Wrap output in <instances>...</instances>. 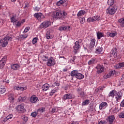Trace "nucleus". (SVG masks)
Masks as SVG:
<instances>
[{"mask_svg": "<svg viewBox=\"0 0 124 124\" xmlns=\"http://www.w3.org/2000/svg\"><path fill=\"white\" fill-rule=\"evenodd\" d=\"M66 15H67V13L65 11H63L62 13V12H57L53 14L52 17L56 19H61V20H63V19H65Z\"/></svg>", "mask_w": 124, "mask_h": 124, "instance_id": "nucleus-1", "label": "nucleus"}, {"mask_svg": "<svg viewBox=\"0 0 124 124\" xmlns=\"http://www.w3.org/2000/svg\"><path fill=\"white\" fill-rule=\"evenodd\" d=\"M12 40V37L7 36L3 39H1L0 41V43L1 44V46L5 47L8 45V43L9 41H11Z\"/></svg>", "mask_w": 124, "mask_h": 124, "instance_id": "nucleus-2", "label": "nucleus"}, {"mask_svg": "<svg viewBox=\"0 0 124 124\" xmlns=\"http://www.w3.org/2000/svg\"><path fill=\"white\" fill-rule=\"evenodd\" d=\"M82 39H80L75 42V46H74V55H76V54H77V51L79 50V48H80V44L82 43Z\"/></svg>", "mask_w": 124, "mask_h": 124, "instance_id": "nucleus-3", "label": "nucleus"}, {"mask_svg": "<svg viewBox=\"0 0 124 124\" xmlns=\"http://www.w3.org/2000/svg\"><path fill=\"white\" fill-rule=\"evenodd\" d=\"M117 11V8L114 6L109 7L106 10L107 14H109V15H113L116 13Z\"/></svg>", "mask_w": 124, "mask_h": 124, "instance_id": "nucleus-4", "label": "nucleus"}, {"mask_svg": "<svg viewBox=\"0 0 124 124\" xmlns=\"http://www.w3.org/2000/svg\"><path fill=\"white\" fill-rule=\"evenodd\" d=\"M51 21H47V20L45 21L40 25V28L46 29L48 28V27H50V26L51 25Z\"/></svg>", "mask_w": 124, "mask_h": 124, "instance_id": "nucleus-5", "label": "nucleus"}, {"mask_svg": "<svg viewBox=\"0 0 124 124\" xmlns=\"http://www.w3.org/2000/svg\"><path fill=\"white\" fill-rule=\"evenodd\" d=\"M33 16L35 17V18H36L37 20L40 21V22H41V21H42V20L45 18V16L44 15H43V14L41 13H36L34 14Z\"/></svg>", "mask_w": 124, "mask_h": 124, "instance_id": "nucleus-6", "label": "nucleus"}, {"mask_svg": "<svg viewBox=\"0 0 124 124\" xmlns=\"http://www.w3.org/2000/svg\"><path fill=\"white\" fill-rule=\"evenodd\" d=\"M118 56V49L115 47L113 48L112 50L110 52V55L108 56L109 58H117Z\"/></svg>", "mask_w": 124, "mask_h": 124, "instance_id": "nucleus-7", "label": "nucleus"}, {"mask_svg": "<svg viewBox=\"0 0 124 124\" xmlns=\"http://www.w3.org/2000/svg\"><path fill=\"white\" fill-rule=\"evenodd\" d=\"M16 109L19 113H24L25 112V105L24 104H21L16 107Z\"/></svg>", "mask_w": 124, "mask_h": 124, "instance_id": "nucleus-8", "label": "nucleus"}, {"mask_svg": "<svg viewBox=\"0 0 124 124\" xmlns=\"http://www.w3.org/2000/svg\"><path fill=\"white\" fill-rule=\"evenodd\" d=\"M30 102L31 103H34L36 104L38 101H39V99H38V97L36 96L35 95H32L30 99Z\"/></svg>", "mask_w": 124, "mask_h": 124, "instance_id": "nucleus-9", "label": "nucleus"}, {"mask_svg": "<svg viewBox=\"0 0 124 124\" xmlns=\"http://www.w3.org/2000/svg\"><path fill=\"white\" fill-rule=\"evenodd\" d=\"M100 16H94L92 17H89L87 19V22H94V21H99Z\"/></svg>", "mask_w": 124, "mask_h": 124, "instance_id": "nucleus-10", "label": "nucleus"}, {"mask_svg": "<svg viewBox=\"0 0 124 124\" xmlns=\"http://www.w3.org/2000/svg\"><path fill=\"white\" fill-rule=\"evenodd\" d=\"M122 97H123V93L121 92H116L115 94V99L117 102H119L120 100L122 99Z\"/></svg>", "mask_w": 124, "mask_h": 124, "instance_id": "nucleus-11", "label": "nucleus"}, {"mask_svg": "<svg viewBox=\"0 0 124 124\" xmlns=\"http://www.w3.org/2000/svg\"><path fill=\"white\" fill-rule=\"evenodd\" d=\"M95 68L97 70V73H98V74H100V73H102V72H104V68L100 64L97 65Z\"/></svg>", "mask_w": 124, "mask_h": 124, "instance_id": "nucleus-12", "label": "nucleus"}, {"mask_svg": "<svg viewBox=\"0 0 124 124\" xmlns=\"http://www.w3.org/2000/svg\"><path fill=\"white\" fill-rule=\"evenodd\" d=\"M47 65L48 66H53L55 65V61L52 57L47 60Z\"/></svg>", "mask_w": 124, "mask_h": 124, "instance_id": "nucleus-13", "label": "nucleus"}, {"mask_svg": "<svg viewBox=\"0 0 124 124\" xmlns=\"http://www.w3.org/2000/svg\"><path fill=\"white\" fill-rule=\"evenodd\" d=\"M107 106H108L107 102H102L99 105V109L100 110H102V109H105Z\"/></svg>", "mask_w": 124, "mask_h": 124, "instance_id": "nucleus-14", "label": "nucleus"}, {"mask_svg": "<svg viewBox=\"0 0 124 124\" xmlns=\"http://www.w3.org/2000/svg\"><path fill=\"white\" fill-rule=\"evenodd\" d=\"M114 121H115V116L114 115L109 116L107 119V122H108L110 124H113V122H114Z\"/></svg>", "mask_w": 124, "mask_h": 124, "instance_id": "nucleus-15", "label": "nucleus"}, {"mask_svg": "<svg viewBox=\"0 0 124 124\" xmlns=\"http://www.w3.org/2000/svg\"><path fill=\"white\" fill-rule=\"evenodd\" d=\"M16 15L14 14L12 15V16H10V20L11 23H13L14 24H15V23H17V21H18L17 19H16Z\"/></svg>", "mask_w": 124, "mask_h": 124, "instance_id": "nucleus-16", "label": "nucleus"}, {"mask_svg": "<svg viewBox=\"0 0 124 124\" xmlns=\"http://www.w3.org/2000/svg\"><path fill=\"white\" fill-rule=\"evenodd\" d=\"M73 97V96L72 95V94L70 93H67L63 95V99L64 100H66V99H72Z\"/></svg>", "mask_w": 124, "mask_h": 124, "instance_id": "nucleus-17", "label": "nucleus"}, {"mask_svg": "<svg viewBox=\"0 0 124 124\" xmlns=\"http://www.w3.org/2000/svg\"><path fill=\"white\" fill-rule=\"evenodd\" d=\"M50 88V85L48 83H45L42 87V89L44 92H46V91H48Z\"/></svg>", "mask_w": 124, "mask_h": 124, "instance_id": "nucleus-18", "label": "nucleus"}, {"mask_svg": "<svg viewBox=\"0 0 124 124\" xmlns=\"http://www.w3.org/2000/svg\"><path fill=\"white\" fill-rule=\"evenodd\" d=\"M95 39H93L91 40V42L90 44V50H92L93 47H94V46L95 45Z\"/></svg>", "mask_w": 124, "mask_h": 124, "instance_id": "nucleus-19", "label": "nucleus"}, {"mask_svg": "<svg viewBox=\"0 0 124 124\" xmlns=\"http://www.w3.org/2000/svg\"><path fill=\"white\" fill-rule=\"evenodd\" d=\"M59 31H69L70 30V26H65V27H60L59 28Z\"/></svg>", "mask_w": 124, "mask_h": 124, "instance_id": "nucleus-20", "label": "nucleus"}, {"mask_svg": "<svg viewBox=\"0 0 124 124\" xmlns=\"http://www.w3.org/2000/svg\"><path fill=\"white\" fill-rule=\"evenodd\" d=\"M59 88L57 87H53V89L51 91V92L49 93L50 95H53L54 93H57L58 91H59Z\"/></svg>", "mask_w": 124, "mask_h": 124, "instance_id": "nucleus-21", "label": "nucleus"}, {"mask_svg": "<svg viewBox=\"0 0 124 124\" xmlns=\"http://www.w3.org/2000/svg\"><path fill=\"white\" fill-rule=\"evenodd\" d=\"M19 67L20 66L18 64H13L11 65V69H13V70H17Z\"/></svg>", "mask_w": 124, "mask_h": 124, "instance_id": "nucleus-22", "label": "nucleus"}, {"mask_svg": "<svg viewBox=\"0 0 124 124\" xmlns=\"http://www.w3.org/2000/svg\"><path fill=\"white\" fill-rule=\"evenodd\" d=\"M96 61V59L94 58H92L91 60H89L88 62L89 65H93V64H94Z\"/></svg>", "mask_w": 124, "mask_h": 124, "instance_id": "nucleus-23", "label": "nucleus"}, {"mask_svg": "<svg viewBox=\"0 0 124 124\" xmlns=\"http://www.w3.org/2000/svg\"><path fill=\"white\" fill-rule=\"evenodd\" d=\"M85 14H86V11L84 10H80L78 13L77 16L78 17H81V16H84Z\"/></svg>", "mask_w": 124, "mask_h": 124, "instance_id": "nucleus-24", "label": "nucleus"}, {"mask_svg": "<svg viewBox=\"0 0 124 124\" xmlns=\"http://www.w3.org/2000/svg\"><path fill=\"white\" fill-rule=\"evenodd\" d=\"M102 37H104V33H102L100 31L97 32V38L100 39Z\"/></svg>", "mask_w": 124, "mask_h": 124, "instance_id": "nucleus-25", "label": "nucleus"}, {"mask_svg": "<svg viewBox=\"0 0 124 124\" xmlns=\"http://www.w3.org/2000/svg\"><path fill=\"white\" fill-rule=\"evenodd\" d=\"M117 93V91L115 90H112L109 92L108 93V96L111 97H114L115 96V94H116Z\"/></svg>", "mask_w": 124, "mask_h": 124, "instance_id": "nucleus-26", "label": "nucleus"}, {"mask_svg": "<svg viewBox=\"0 0 124 124\" xmlns=\"http://www.w3.org/2000/svg\"><path fill=\"white\" fill-rule=\"evenodd\" d=\"M76 78H77V79H78L79 80H81L84 78V75H82L81 73H78V74H77Z\"/></svg>", "mask_w": 124, "mask_h": 124, "instance_id": "nucleus-27", "label": "nucleus"}, {"mask_svg": "<svg viewBox=\"0 0 124 124\" xmlns=\"http://www.w3.org/2000/svg\"><path fill=\"white\" fill-rule=\"evenodd\" d=\"M115 68H121L122 67H124V62H121L119 63V64H116L115 66Z\"/></svg>", "mask_w": 124, "mask_h": 124, "instance_id": "nucleus-28", "label": "nucleus"}, {"mask_svg": "<svg viewBox=\"0 0 124 124\" xmlns=\"http://www.w3.org/2000/svg\"><path fill=\"white\" fill-rule=\"evenodd\" d=\"M65 2H66V0H60L57 2L56 4L58 6H60V5L63 4Z\"/></svg>", "mask_w": 124, "mask_h": 124, "instance_id": "nucleus-29", "label": "nucleus"}, {"mask_svg": "<svg viewBox=\"0 0 124 124\" xmlns=\"http://www.w3.org/2000/svg\"><path fill=\"white\" fill-rule=\"evenodd\" d=\"M6 91V89L4 88V86H1L0 88V94H2V93H5V91Z\"/></svg>", "mask_w": 124, "mask_h": 124, "instance_id": "nucleus-30", "label": "nucleus"}, {"mask_svg": "<svg viewBox=\"0 0 124 124\" xmlns=\"http://www.w3.org/2000/svg\"><path fill=\"white\" fill-rule=\"evenodd\" d=\"M46 39H51V38H53V36H52V35L50 34L49 31H47L46 32Z\"/></svg>", "mask_w": 124, "mask_h": 124, "instance_id": "nucleus-31", "label": "nucleus"}, {"mask_svg": "<svg viewBox=\"0 0 124 124\" xmlns=\"http://www.w3.org/2000/svg\"><path fill=\"white\" fill-rule=\"evenodd\" d=\"M78 73V70H73L71 72V76H72V77H74L75 76H76V77Z\"/></svg>", "mask_w": 124, "mask_h": 124, "instance_id": "nucleus-32", "label": "nucleus"}, {"mask_svg": "<svg viewBox=\"0 0 124 124\" xmlns=\"http://www.w3.org/2000/svg\"><path fill=\"white\" fill-rule=\"evenodd\" d=\"M8 99L11 102H14V96L13 95V94H9Z\"/></svg>", "mask_w": 124, "mask_h": 124, "instance_id": "nucleus-33", "label": "nucleus"}, {"mask_svg": "<svg viewBox=\"0 0 124 124\" xmlns=\"http://www.w3.org/2000/svg\"><path fill=\"white\" fill-rule=\"evenodd\" d=\"M108 33L109 35V36H110V37H115V36L118 35V33L117 32H114V33L108 32Z\"/></svg>", "mask_w": 124, "mask_h": 124, "instance_id": "nucleus-34", "label": "nucleus"}, {"mask_svg": "<svg viewBox=\"0 0 124 124\" xmlns=\"http://www.w3.org/2000/svg\"><path fill=\"white\" fill-rule=\"evenodd\" d=\"M118 22L121 24V26L122 28L124 27V18H121L119 20Z\"/></svg>", "mask_w": 124, "mask_h": 124, "instance_id": "nucleus-35", "label": "nucleus"}, {"mask_svg": "<svg viewBox=\"0 0 124 124\" xmlns=\"http://www.w3.org/2000/svg\"><path fill=\"white\" fill-rule=\"evenodd\" d=\"M90 103L89 100H85L84 101H83L82 103V106H86V105H88Z\"/></svg>", "mask_w": 124, "mask_h": 124, "instance_id": "nucleus-36", "label": "nucleus"}, {"mask_svg": "<svg viewBox=\"0 0 124 124\" xmlns=\"http://www.w3.org/2000/svg\"><path fill=\"white\" fill-rule=\"evenodd\" d=\"M45 111V108H39L37 109V112L38 114V113H43Z\"/></svg>", "mask_w": 124, "mask_h": 124, "instance_id": "nucleus-37", "label": "nucleus"}, {"mask_svg": "<svg viewBox=\"0 0 124 124\" xmlns=\"http://www.w3.org/2000/svg\"><path fill=\"white\" fill-rule=\"evenodd\" d=\"M108 4L110 6H112L114 4V0H108Z\"/></svg>", "mask_w": 124, "mask_h": 124, "instance_id": "nucleus-38", "label": "nucleus"}, {"mask_svg": "<svg viewBox=\"0 0 124 124\" xmlns=\"http://www.w3.org/2000/svg\"><path fill=\"white\" fill-rule=\"evenodd\" d=\"M27 37H28V34H21L20 35V38H21V39H25V38H27Z\"/></svg>", "mask_w": 124, "mask_h": 124, "instance_id": "nucleus-39", "label": "nucleus"}, {"mask_svg": "<svg viewBox=\"0 0 124 124\" xmlns=\"http://www.w3.org/2000/svg\"><path fill=\"white\" fill-rule=\"evenodd\" d=\"M59 86H60V82L59 81H56L53 84V88H59Z\"/></svg>", "mask_w": 124, "mask_h": 124, "instance_id": "nucleus-40", "label": "nucleus"}, {"mask_svg": "<svg viewBox=\"0 0 124 124\" xmlns=\"http://www.w3.org/2000/svg\"><path fill=\"white\" fill-rule=\"evenodd\" d=\"M78 19L79 20H80V24H84L85 22V18H84V17H79Z\"/></svg>", "mask_w": 124, "mask_h": 124, "instance_id": "nucleus-41", "label": "nucleus"}, {"mask_svg": "<svg viewBox=\"0 0 124 124\" xmlns=\"http://www.w3.org/2000/svg\"><path fill=\"white\" fill-rule=\"evenodd\" d=\"M37 114H38V112H36V111H34L31 113V117H33V118H35V117L37 116Z\"/></svg>", "mask_w": 124, "mask_h": 124, "instance_id": "nucleus-42", "label": "nucleus"}, {"mask_svg": "<svg viewBox=\"0 0 124 124\" xmlns=\"http://www.w3.org/2000/svg\"><path fill=\"white\" fill-rule=\"evenodd\" d=\"M5 65V63L2 61H0V68H3Z\"/></svg>", "mask_w": 124, "mask_h": 124, "instance_id": "nucleus-43", "label": "nucleus"}, {"mask_svg": "<svg viewBox=\"0 0 124 124\" xmlns=\"http://www.w3.org/2000/svg\"><path fill=\"white\" fill-rule=\"evenodd\" d=\"M101 52H102V48H101V47H99L96 50V53H97V54H100Z\"/></svg>", "mask_w": 124, "mask_h": 124, "instance_id": "nucleus-44", "label": "nucleus"}, {"mask_svg": "<svg viewBox=\"0 0 124 124\" xmlns=\"http://www.w3.org/2000/svg\"><path fill=\"white\" fill-rule=\"evenodd\" d=\"M111 77V74L108 73L107 75L104 76V79H108V78H110Z\"/></svg>", "mask_w": 124, "mask_h": 124, "instance_id": "nucleus-45", "label": "nucleus"}, {"mask_svg": "<svg viewBox=\"0 0 124 124\" xmlns=\"http://www.w3.org/2000/svg\"><path fill=\"white\" fill-rule=\"evenodd\" d=\"M38 38L37 37H35L32 39V43L33 44H35L37 42Z\"/></svg>", "mask_w": 124, "mask_h": 124, "instance_id": "nucleus-46", "label": "nucleus"}, {"mask_svg": "<svg viewBox=\"0 0 124 124\" xmlns=\"http://www.w3.org/2000/svg\"><path fill=\"white\" fill-rule=\"evenodd\" d=\"M26 98V97H22V96H20L18 97V100L19 101H21V102L24 101V100H25V99Z\"/></svg>", "mask_w": 124, "mask_h": 124, "instance_id": "nucleus-47", "label": "nucleus"}, {"mask_svg": "<svg viewBox=\"0 0 124 124\" xmlns=\"http://www.w3.org/2000/svg\"><path fill=\"white\" fill-rule=\"evenodd\" d=\"M21 25L22 24L20 21H17L16 24V28H20V27H21Z\"/></svg>", "mask_w": 124, "mask_h": 124, "instance_id": "nucleus-48", "label": "nucleus"}, {"mask_svg": "<svg viewBox=\"0 0 124 124\" xmlns=\"http://www.w3.org/2000/svg\"><path fill=\"white\" fill-rule=\"evenodd\" d=\"M30 29H31V28L30 27H27L24 31H23V32H28L29 31H30Z\"/></svg>", "mask_w": 124, "mask_h": 124, "instance_id": "nucleus-49", "label": "nucleus"}, {"mask_svg": "<svg viewBox=\"0 0 124 124\" xmlns=\"http://www.w3.org/2000/svg\"><path fill=\"white\" fill-rule=\"evenodd\" d=\"M42 60L43 62H47L48 61V57L47 56H43Z\"/></svg>", "mask_w": 124, "mask_h": 124, "instance_id": "nucleus-50", "label": "nucleus"}, {"mask_svg": "<svg viewBox=\"0 0 124 124\" xmlns=\"http://www.w3.org/2000/svg\"><path fill=\"white\" fill-rule=\"evenodd\" d=\"M6 118L8 120H10V119H12V118H13V115L9 114L6 117Z\"/></svg>", "mask_w": 124, "mask_h": 124, "instance_id": "nucleus-51", "label": "nucleus"}, {"mask_svg": "<svg viewBox=\"0 0 124 124\" xmlns=\"http://www.w3.org/2000/svg\"><path fill=\"white\" fill-rule=\"evenodd\" d=\"M109 74H110L111 76H113V75H115L116 74V71L115 70L110 71L109 72Z\"/></svg>", "mask_w": 124, "mask_h": 124, "instance_id": "nucleus-52", "label": "nucleus"}, {"mask_svg": "<svg viewBox=\"0 0 124 124\" xmlns=\"http://www.w3.org/2000/svg\"><path fill=\"white\" fill-rule=\"evenodd\" d=\"M22 120L24 121V122H28V117L27 116H23L22 117Z\"/></svg>", "mask_w": 124, "mask_h": 124, "instance_id": "nucleus-53", "label": "nucleus"}, {"mask_svg": "<svg viewBox=\"0 0 124 124\" xmlns=\"http://www.w3.org/2000/svg\"><path fill=\"white\" fill-rule=\"evenodd\" d=\"M27 90V87H20V90L22 91V92L24 91H26Z\"/></svg>", "mask_w": 124, "mask_h": 124, "instance_id": "nucleus-54", "label": "nucleus"}, {"mask_svg": "<svg viewBox=\"0 0 124 124\" xmlns=\"http://www.w3.org/2000/svg\"><path fill=\"white\" fill-rule=\"evenodd\" d=\"M98 124H106V121L105 120H101L99 121Z\"/></svg>", "mask_w": 124, "mask_h": 124, "instance_id": "nucleus-55", "label": "nucleus"}, {"mask_svg": "<svg viewBox=\"0 0 124 124\" xmlns=\"http://www.w3.org/2000/svg\"><path fill=\"white\" fill-rule=\"evenodd\" d=\"M20 88L18 86H15L14 87V89L16 91H20Z\"/></svg>", "mask_w": 124, "mask_h": 124, "instance_id": "nucleus-56", "label": "nucleus"}, {"mask_svg": "<svg viewBox=\"0 0 124 124\" xmlns=\"http://www.w3.org/2000/svg\"><path fill=\"white\" fill-rule=\"evenodd\" d=\"M79 96L80 97H84V96H85V93L83 92H80L79 94Z\"/></svg>", "mask_w": 124, "mask_h": 124, "instance_id": "nucleus-57", "label": "nucleus"}, {"mask_svg": "<svg viewBox=\"0 0 124 124\" xmlns=\"http://www.w3.org/2000/svg\"><path fill=\"white\" fill-rule=\"evenodd\" d=\"M56 108H52L51 112V114H54V113L56 112Z\"/></svg>", "mask_w": 124, "mask_h": 124, "instance_id": "nucleus-58", "label": "nucleus"}, {"mask_svg": "<svg viewBox=\"0 0 124 124\" xmlns=\"http://www.w3.org/2000/svg\"><path fill=\"white\" fill-rule=\"evenodd\" d=\"M119 118L121 119H123L124 118V113H121L119 114Z\"/></svg>", "mask_w": 124, "mask_h": 124, "instance_id": "nucleus-59", "label": "nucleus"}, {"mask_svg": "<svg viewBox=\"0 0 124 124\" xmlns=\"http://www.w3.org/2000/svg\"><path fill=\"white\" fill-rule=\"evenodd\" d=\"M1 62H6V57H3V58L1 59L0 60Z\"/></svg>", "mask_w": 124, "mask_h": 124, "instance_id": "nucleus-60", "label": "nucleus"}, {"mask_svg": "<svg viewBox=\"0 0 124 124\" xmlns=\"http://www.w3.org/2000/svg\"><path fill=\"white\" fill-rule=\"evenodd\" d=\"M7 121H8V119H7V118L6 117V118H5L3 120H2V124H5V123Z\"/></svg>", "mask_w": 124, "mask_h": 124, "instance_id": "nucleus-61", "label": "nucleus"}, {"mask_svg": "<svg viewBox=\"0 0 124 124\" xmlns=\"http://www.w3.org/2000/svg\"><path fill=\"white\" fill-rule=\"evenodd\" d=\"M120 106L121 107H124V99L121 102Z\"/></svg>", "mask_w": 124, "mask_h": 124, "instance_id": "nucleus-62", "label": "nucleus"}, {"mask_svg": "<svg viewBox=\"0 0 124 124\" xmlns=\"http://www.w3.org/2000/svg\"><path fill=\"white\" fill-rule=\"evenodd\" d=\"M34 10L36 12H38L40 10V8L38 7H35L34 8Z\"/></svg>", "mask_w": 124, "mask_h": 124, "instance_id": "nucleus-63", "label": "nucleus"}, {"mask_svg": "<svg viewBox=\"0 0 124 124\" xmlns=\"http://www.w3.org/2000/svg\"><path fill=\"white\" fill-rule=\"evenodd\" d=\"M103 89H105V87L103 86H100L99 88H98V90H103Z\"/></svg>", "mask_w": 124, "mask_h": 124, "instance_id": "nucleus-64", "label": "nucleus"}]
</instances>
